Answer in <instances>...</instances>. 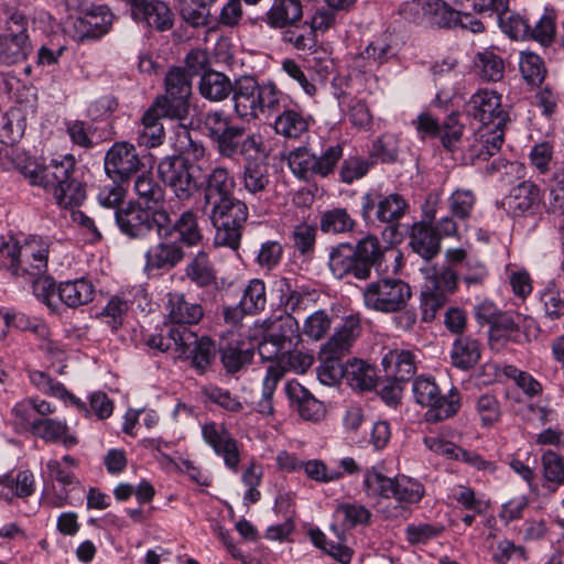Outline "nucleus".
<instances>
[{
    "mask_svg": "<svg viewBox=\"0 0 564 564\" xmlns=\"http://www.w3.org/2000/svg\"><path fill=\"white\" fill-rule=\"evenodd\" d=\"M520 72L525 82L532 86L540 85L545 77L543 59L535 53L522 52L520 57Z\"/></svg>",
    "mask_w": 564,
    "mask_h": 564,
    "instance_id": "59",
    "label": "nucleus"
},
{
    "mask_svg": "<svg viewBox=\"0 0 564 564\" xmlns=\"http://www.w3.org/2000/svg\"><path fill=\"white\" fill-rule=\"evenodd\" d=\"M282 41L299 51H312L316 45V34L308 26V22L302 24L297 22L286 26L282 33Z\"/></svg>",
    "mask_w": 564,
    "mask_h": 564,
    "instance_id": "51",
    "label": "nucleus"
},
{
    "mask_svg": "<svg viewBox=\"0 0 564 564\" xmlns=\"http://www.w3.org/2000/svg\"><path fill=\"white\" fill-rule=\"evenodd\" d=\"M357 221L346 208L335 207L322 213L319 228L324 234L340 235L352 232Z\"/></svg>",
    "mask_w": 564,
    "mask_h": 564,
    "instance_id": "42",
    "label": "nucleus"
},
{
    "mask_svg": "<svg viewBox=\"0 0 564 564\" xmlns=\"http://www.w3.org/2000/svg\"><path fill=\"white\" fill-rule=\"evenodd\" d=\"M283 378V369L281 366H268L265 377L262 382V397L258 401L256 410L260 414L271 415L273 413V394L278 382Z\"/></svg>",
    "mask_w": 564,
    "mask_h": 564,
    "instance_id": "49",
    "label": "nucleus"
},
{
    "mask_svg": "<svg viewBox=\"0 0 564 564\" xmlns=\"http://www.w3.org/2000/svg\"><path fill=\"white\" fill-rule=\"evenodd\" d=\"M235 113L242 120H254L261 115H273L291 101L289 95L272 82L259 83L253 76L237 78L232 87Z\"/></svg>",
    "mask_w": 564,
    "mask_h": 564,
    "instance_id": "4",
    "label": "nucleus"
},
{
    "mask_svg": "<svg viewBox=\"0 0 564 564\" xmlns=\"http://www.w3.org/2000/svg\"><path fill=\"white\" fill-rule=\"evenodd\" d=\"M50 245L47 238L31 235L21 245L1 243L0 253L10 258L9 270L13 275H39L47 272Z\"/></svg>",
    "mask_w": 564,
    "mask_h": 564,
    "instance_id": "6",
    "label": "nucleus"
},
{
    "mask_svg": "<svg viewBox=\"0 0 564 564\" xmlns=\"http://www.w3.org/2000/svg\"><path fill=\"white\" fill-rule=\"evenodd\" d=\"M159 226L164 227L166 232L181 246L195 247L203 240V234L198 225V216L193 209L184 210L177 219L173 220L170 214L163 209L159 216Z\"/></svg>",
    "mask_w": 564,
    "mask_h": 564,
    "instance_id": "19",
    "label": "nucleus"
},
{
    "mask_svg": "<svg viewBox=\"0 0 564 564\" xmlns=\"http://www.w3.org/2000/svg\"><path fill=\"white\" fill-rule=\"evenodd\" d=\"M448 209L457 220L465 221L470 218L476 196L470 189L458 188L447 199Z\"/></svg>",
    "mask_w": 564,
    "mask_h": 564,
    "instance_id": "57",
    "label": "nucleus"
},
{
    "mask_svg": "<svg viewBox=\"0 0 564 564\" xmlns=\"http://www.w3.org/2000/svg\"><path fill=\"white\" fill-rule=\"evenodd\" d=\"M234 83L223 73L216 70L204 72L200 76L199 94L210 101H221L232 91Z\"/></svg>",
    "mask_w": 564,
    "mask_h": 564,
    "instance_id": "38",
    "label": "nucleus"
},
{
    "mask_svg": "<svg viewBox=\"0 0 564 564\" xmlns=\"http://www.w3.org/2000/svg\"><path fill=\"white\" fill-rule=\"evenodd\" d=\"M270 332L274 338L285 347V349L294 348L301 338L300 325L295 317L286 314L270 327Z\"/></svg>",
    "mask_w": 564,
    "mask_h": 564,
    "instance_id": "54",
    "label": "nucleus"
},
{
    "mask_svg": "<svg viewBox=\"0 0 564 564\" xmlns=\"http://www.w3.org/2000/svg\"><path fill=\"white\" fill-rule=\"evenodd\" d=\"M95 285L85 278L62 282L57 286V299L67 307L86 305L94 300Z\"/></svg>",
    "mask_w": 564,
    "mask_h": 564,
    "instance_id": "34",
    "label": "nucleus"
},
{
    "mask_svg": "<svg viewBox=\"0 0 564 564\" xmlns=\"http://www.w3.org/2000/svg\"><path fill=\"white\" fill-rule=\"evenodd\" d=\"M202 436L215 454L224 459L226 467L237 473L240 464V451L237 440L227 427L216 422L205 423L202 426Z\"/></svg>",
    "mask_w": 564,
    "mask_h": 564,
    "instance_id": "18",
    "label": "nucleus"
},
{
    "mask_svg": "<svg viewBox=\"0 0 564 564\" xmlns=\"http://www.w3.org/2000/svg\"><path fill=\"white\" fill-rule=\"evenodd\" d=\"M161 209L143 208L139 204H128L115 212V220L120 231L130 238H143L152 229L159 228V216Z\"/></svg>",
    "mask_w": 564,
    "mask_h": 564,
    "instance_id": "15",
    "label": "nucleus"
},
{
    "mask_svg": "<svg viewBox=\"0 0 564 564\" xmlns=\"http://www.w3.org/2000/svg\"><path fill=\"white\" fill-rule=\"evenodd\" d=\"M459 11L444 0H431L427 6V21L440 28H457Z\"/></svg>",
    "mask_w": 564,
    "mask_h": 564,
    "instance_id": "56",
    "label": "nucleus"
},
{
    "mask_svg": "<svg viewBox=\"0 0 564 564\" xmlns=\"http://www.w3.org/2000/svg\"><path fill=\"white\" fill-rule=\"evenodd\" d=\"M194 341L188 347L178 348V358L192 360V366L200 373L213 364L216 358V344L209 337L202 336L200 338L194 333Z\"/></svg>",
    "mask_w": 564,
    "mask_h": 564,
    "instance_id": "33",
    "label": "nucleus"
},
{
    "mask_svg": "<svg viewBox=\"0 0 564 564\" xmlns=\"http://www.w3.org/2000/svg\"><path fill=\"white\" fill-rule=\"evenodd\" d=\"M203 123L221 158L245 159L239 173L242 189L257 200L267 197L272 183L270 166L265 160L253 158L265 153L263 135L248 130L245 124L235 123L224 110L208 111Z\"/></svg>",
    "mask_w": 564,
    "mask_h": 564,
    "instance_id": "1",
    "label": "nucleus"
},
{
    "mask_svg": "<svg viewBox=\"0 0 564 564\" xmlns=\"http://www.w3.org/2000/svg\"><path fill=\"white\" fill-rule=\"evenodd\" d=\"M197 170L200 169L188 159L175 155L165 156L158 164L160 180L180 202H189L202 191L206 212L209 205L235 196L236 178L228 167H212L203 181L195 174Z\"/></svg>",
    "mask_w": 564,
    "mask_h": 564,
    "instance_id": "2",
    "label": "nucleus"
},
{
    "mask_svg": "<svg viewBox=\"0 0 564 564\" xmlns=\"http://www.w3.org/2000/svg\"><path fill=\"white\" fill-rule=\"evenodd\" d=\"M141 166L142 163L134 145L128 142L115 143L105 156V171L116 182H128Z\"/></svg>",
    "mask_w": 564,
    "mask_h": 564,
    "instance_id": "16",
    "label": "nucleus"
},
{
    "mask_svg": "<svg viewBox=\"0 0 564 564\" xmlns=\"http://www.w3.org/2000/svg\"><path fill=\"white\" fill-rule=\"evenodd\" d=\"M161 119L148 109L141 119L135 133L139 145L155 148L163 143L165 132Z\"/></svg>",
    "mask_w": 564,
    "mask_h": 564,
    "instance_id": "43",
    "label": "nucleus"
},
{
    "mask_svg": "<svg viewBox=\"0 0 564 564\" xmlns=\"http://www.w3.org/2000/svg\"><path fill=\"white\" fill-rule=\"evenodd\" d=\"M239 303L249 315L262 312L267 305L265 283L261 279H251L243 289Z\"/></svg>",
    "mask_w": 564,
    "mask_h": 564,
    "instance_id": "48",
    "label": "nucleus"
},
{
    "mask_svg": "<svg viewBox=\"0 0 564 564\" xmlns=\"http://www.w3.org/2000/svg\"><path fill=\"white\" fill-rule=\"evenodd\" d=\"M341 156L343 147L339 144L328 147L319 156L310 149L300 147L289 152L286 161L295 177L308 182L334 173Z\"/></svg>",
    "mask_w": 564,
    "mask_h": 564,
    "instance_id": "9",
    "label": "nucleus"
},
{
    "mask_svg": "<svg viewBox=\"0 0 564 564\" xmlns=\"http://www.w3.org/2000/svg\"><path fill=\"white\" fill-rule=\"evenodd\" d=\"M476 67L482 79L499 82L505 74V63L494 50H484L477 54Z\"/></svg>",
    "mask_w": 564,
    "mask_h": 564,
    "instance_id": "50",
    "label": "nucleus"
},
{
    "mask_svg": "<svg viewBox=\"0 0 564 564\" xmlns=\"http://www.w3.org/2000/svg\"><path fill=\"white\" fill-rule=\"evenodd\" d=\"M18 169L31 186L52 194L62 208L79 206L86 198L85 187L75 176L76 160L72 154L54 158L47 164L29 161Z\"/></svg>",
    "mask_w": 564,
    "mask_h": 564,
    "instance_id": "3",
    "label": "nucleus"
},
{
    "mask_svg": "<svg viewBox=\"0 0 564 564\" xmlns=\"http://www.w3.org/2000/svg\"><path fill=\"white\" fill-rule=\"evenodd\" d=\"M275 285L280 292L281 304L290 315L306 311L316 300L315 290L299 285L296 281L292 279L285 276L280 278L275 281Z\"/></svg>",
    "mask_w": 564,
    "mask_h": 564,
    "instance_id": "25",
    "label": "nucleus"
},
{
    "mask_svg": "<svg viewBox=\"0 0 564 564\" xmlns=\"http://www.w3.org/2000/svg\"><path fill=\"white\" fill-rule=\"evenodd\" d=\"M113 22V14L107 6H95L78 17H69L67 33L77 42L99 39L108 33Z\"/></svg>",
    "mask_w": 564,
    "mask_h": 564,
    "instance_id": "14",
    "label": "nucleus"
},
{
    "mask_svg": "<svg viewBox=\"0 0 564 564\" xmlns=\"http://www.w3.org/2000/svg\"><path fill=\"white\" fill-rule=\"evenodd\" d=\"M345 379L352 388L368 391L376 386V369L360 359H352L346 364Z\"/></svg>",
    "mask_w": 564,
    "mask_h": 564,
    "instance_id": "45",
    "label": "nucleus"
},
{
    "mask_svg": "<svg viewBox=\"0 0 564 564\" xmlns=\"http://www.w3.org/2000/svg\"><path fill=\"white\" fill-rule=\"evenodd\" d=\"M32 434L46 443H62L64 447L72 448L78 444V438L69 433L65 420L52 417L36 419Z\"/></svg>",
    "mask_w": 564,
    "mask_h": 564,
    "instance_id": "30",
    "label": "nucleus"
},
{
    "mask_svg": "<svg viewBox=\"0 0 564 564\" xmlns=\"http://www.w3.org/2000/svg\"><path fill=\"white\" fill-rule=\"evenodd\" d=\"M332 318L323 311H315L307 316L301 328V334L313 340L322 339L330 329Z\"/></svg>",
    "mask_w": 564,
    "mask_h": 564,
    "instance_id": "63",
    "label": "nucleus"
},
{
    "mask_svg": "<svg viewBox=\"0 0 564 564\" xmlns=\"http://www.w3.org/2000/svg\"><path fill=\"white\" fill-rule=\"evenodd\" d=\"M410 210L408 199L400 193H382L372 188L361 197L360 214L366 223L379 221L387 225L392 234L398 231L400 221Z\"/></svg>",
    "mask_w": 564,
    "mask_h": 564,
    "instance_id": "8",
    "label": "nucleus"
},
{
    "mask_svg": "<svg viewBox=\"0 0 564 564\" xmlns=\"http://www.w3.org/2000/svg\"><path fill=\"white\" fill-rule=\"evenodd\" d=\"M302 17L301 0H274L265 13L264 22L271 28L282 29L300 22Z\"/></svg>",
    "mask_w": 564,
    "mask_h": 564,
    "instance_id": "36",
    "label": "nucleus"
},
{
    "mask_svg": "<svg viewBox=\"0 0 564 564\" xmlns=\"http://www.w3.org/2000/svg\"><path fill=\"white\" fill-rule=\"evenodd\" d=\"M468 117L479 122V127L505 129L509 119L502 106V96L491 89H479L473 94L465 105Z\"/></svg>",
    "mask_w": 564,
    "mask_h": 564,
    "instance_id": "13",
    "label": "nucleus"
},
{
    "mask_svg": "<svg viewBox=\"0 0 564 564\" xmlns=\"http://www.w3.org/2000/svg\"><path fill=\"white\" fill-rule=\"evenodd\" d=\"M555 11L552 8H545L543 14L535 22L534 26L530 25L528 40H533L542 46H550L555 40Z\"/></svg>",
    "mask_w": 564,
    "mask_h": 564,
    "instance_id": "52",
    "label": "nucleus"
},
{
    "mask_svg": "<svg viewBox=\"0 0 564 564\" xmlns=\"http://www.w3.org/2000/svg\"><path fill=\"white\" fill-rule=\"evenodd\" d=\"M188 100L192 95V77L182 67H172L165 76V93Z\"/></svg>",
    "mask_w": 564,
    "mask_h": 564,
    "instance_id": "55",
    "label": "nucleus"
},
{
    "mask_svg": "<svg viewBox=\"0 0 564 564\" xmlns=\"http://www.w3.org/2000/svg\"><path fill=\"white\" fill-rule=\"evenodd\" d=\"M480 359V344L478 340L468 337H457L451 350L452 365L458 369L467 370L473 368Z\"/></svg>",
    "mask_w": 564,
    "mask_h": 564,
    "instance_id": "39",
    "label": "nucleus"
},
{
    "mask_svg": "<svg viewBox=\"0 0 564 564\" xmlns=\"http://www.w3.org/2000/svg\"><path fill=\"white\" fill-rule=\"evenodd\" d=\"M521 316L519 314L505 313L494 318L489 329V338L496 343L520 344L523 334L520 329Z\"/></svg>",
    "mask_w": 564,
    "mask_h": 564,
    "instance_id": "37",
    "label": "nucleus"
},
{
    "mask_svg": "<svg viewBox=\"0 0 564 564\" xmlns=\"http://www.w3.org/2000/svg\"><path fill=\"white\" fill-rule=\"evenodd\" d=\"M290 104L291 101L276 112L273 129L279 135L296 140L308 131L310 117L297 108H290Z\"/></svg>",
    "mask_w": 564,
    "mask_h": 564,
    "instance_id": "32",
    "label": "nucleus"
},
{
    "mask_svg": "<svg viewBox=\"0 0 564 564\" xmlns=\"http://www.w3.org/2000/svg\"><path fill=\"white\" fill-rule=\"evenodd\" d=\"M503 375L513 380L516 386L530 399L542 394L543 387L531 373L518 369L516 366L503 367Z\"/></svg>",
    "mask_w": 564,
    "mask_h": 564,
    "instance_id": "61",
    "label": "nucleus"
},
{
    "mask_svg": "<svg viewBox=\"0 0 564 564\" xmlns=\"http://www.w3.org/2000/svg\"><path fill=\"white\" fill-rule=\"evenodd\" d=\"M6 26L0 40V66L9 67L29 58L33 43L26 15L15 8L4 9Z\"/></svg>",
    "mask_w": 564,
    "mask_h": 564,
    "instance_id": "7",
    "label": "nucleus"
},
{
    "mask_svg": "<svg viewBox=\"0 0 564 564\" xmlns=\"http://www.w3.org/2000/svg\"><path fill=\"white\" fill-rule=\"evenodd\" d=\"M285 393L292 406H294L304 420L318 421L324 414V408L307 389L295 380L285 384Z\"/></svg>",
    "mask_w": 564,
    "mask_h": 564,
    "instance_id": "29",
    "label": "nucleus"
},
{
    "mask_svg": "<svg viewBox=\"0 0 564 564\" xmlns=\"http://www.w3.org/2000/svg\"><path fill=\"white\" fill-rule=\"evenodd\" d=\"M135 194L147 204H159L164 199V191L150 174H141L134 180Z\"/></svg>",
    "mask_w": 564,
    "mask_h": 564,
    "instance_id": "64",
    "label": "nucleus"
},
{
    "mask_svg": "<svg viewBox=\"0 0 564 564\" xmlns=\"http://www.w3.org/2000/svg\"><path fill=\"white\" fill-rule=\"evenodd\" d=\"M416 403L429 408L427 421H443L455 415L460 408V393L452 388L447 394H441L440 388L432 378L417 377L412 384Z\"/></svg>",
    "mask_w": 564,
    "mask_h": 564,
    "instance_id": "11",
    "label": "nucleus"
},
{
    "mask_svg": "<svg viewBox=\"0 0 564 564\" xmlns=\"http://www.w3.org/2000/svg\"><path fill=\"white\" fill-rule=\"evenodd\" d=\"M35 491L34 475L29 469L12 470L0 477V500L12 503L14 499H26Z\"/></svg>",
    "mask_w": 564,
    "mask_h": 564,
    "instance_id": "28",
    "label": "nucleus"
},
{
    "mask_svg": "<svg viewBox=\"0 0 564 564\" xmlns=\"http://www.w3.org/2000/svg\"><path fill=\"white\" fill-rule=\"evenodd\" d=\"M541 202V189L532 181H522L512 187L505 198L507 210L512 217L533 215Z\"/></svg>",
    "mask_w": 564,
    "mask_h": 564,
    "instance_id": "22",
    "label": "nucleus"
},
{
    "mask_svg": "<svg viewBox=\"0 0 564 564\" xmlns=\"http://www.w3.org/2000/svg\"><path fill=\"white\" fill-rule=\"evenodd\" d=\"M365 305L376 312L395 313L406 307L412 297L408 282L398 278H382L364 289Z\"/></svg>",
    "mask_w": 564,
    "mask_h": 564,
    "instance_id": "10",
    "label": "nucleus"
},
{
    "mask_svg": "<svg viewBox=\"0 0 564 564\" xmlns=\"http://www.w3.org/2000/svg\"><path fill=\"white\" fill-rule=\"evenodd\" d=\"M502 31L512 40H528L530 34L529 20L517 12H502L499 15Z\"/></svg>",
    "mask_w": 564,
    "mask_h": 564,
    "instance_id": "60",
    "label": "nucleus"
},
{
    "mask_svg": "<svg viewBox=\"0 0 564 564\" xmlns=\"http://www.w3.org/2000/svg\"><path fill=\"white\" fill-rule=\"evenodd\" d=\"M505 140V129L478 127L466 149V160L471 164L488 161L501 149Z\"/></svg>",
    "mask_w": 564,
    "mask_h": 564,
    "instance_id": "21",
    "label": "nucleus"
},
{
    "mask_svg": "<svg viewBox=\"0 0 564 564\" xmlns=\"http://www.w3.org/2000/svg\"><path fill=\"white\" fill-rule=\"evenodd\" d=\"M208 217L216 230L214 242L238 250L249 210L245 200L236 196L209 205Z\"/></svg>",
    "mask_w": 564,
    "mask_h": 564,
    "instance_id": "5",
    "label": "nucleus"
},
{
    "mask_svg": "<svg viewBox=\"0 0 564 564\" xmlns=\"http://www.w3.org/2000/svg\"><path fill=\"white\" fill-rule=\"evenodd\" d=\"M416 354L409 349L389 350L382 358L381 365L388 379L394 381L390 389L384 388L383 394L388 397L391 392L392 399H397V391H401V383L409 381L416 372Z\"/></svg>",
    "mask_w": 564,
    "mask_h": 564,
    "instance_id": "17",
    "label": "nucleus"
},
{
    "mask_svg": "<svg viewBox=\"0 0 564 564\" xmlns=\"http://www.w3.org/2000/svg\"><path fill=\"white\" fill-rule=\"evenodd\" d=\"M394 480L395 477H388L376 467H371L364 473L362 490L370 499H390L393 495Z\"/></svg>",
    "mask_w": 564,
    "mask_h": 564,
    "instance_id": "44",
    "label": "nucleus"
},
{
    "mask_svg": "<svg viewBox=\"0 0 564 564\" xmlns=\"http://www.w3.org/2000/svg\"><path fill=\"white\" fill-rule=\"evenodd\" d=\"M360 323L355 316H348L335 328L332 337L322 346L319 356L340 359L347 354L360 335Z\"/></svg>",
    "mask_w": 564,
    "mask_h": 564,
    "instance_id": "26",
    "label": "nucleus"
},
{
    "mask_svg": "<svg viewBox=\"0 0 564 564\" xmlns=\"http://www.w3.org/2000/svg\"><path fill=\"white\" fill-rule=\"evenodd\" d=\"M130 8L133 20L144 22L156 31H167L173 26L174 14L170 7L161 0H139L133 2Z\"/></svg>",
    "mask_w": 564,
    "mask_h": 564,
    "instance_id": "23",
    "label": "nucleus"
},
{
    "mask_svg": "<svg viewBox=\"0 0 564 564\" xmlns=\"http://www.w3.org/2000/svg\"><path fill=\"white\" fill-rule=\"evenodd\" d=\"M221 362L229 373H236L242 367L250 364L253 357V349L243 348L240 345L228 344L220 348Z\"/></svg>",
    "mask_w": 564,
    "mask_h": 564,
    "instance_id": "58",
    "label": "nucleus"
},
{
    "mask_svg": "<svg viewBox=\"0 0 564 564\" xmlns=\"http://www.w3.org/2000/svg\"><path fill=\"white\" fill-rule=\"evenodd\" d=\"M167 324L175 328H189L204 316L203 307L188 301L183 293H169L166 302Z\"/></svg>",
    "mask_w": 564,
    "mask_h": 564,
    "instance_id": "24",
    "label": "nucleus"
},
{
    "mask_svg": "<svg viewBox=\"0 0 564 564\" xmlns=\"http://www.w3.org/2000/svg\"><path fill=\"white\" fill-rule=\"evenodd\" d=\"M424 494V486L419 480L406 476L395 477L391 498L395 499L399 505L394 508L395 513L389 514V517H402L403 512L408 510V506L419 503Z\"/></svg>",
    "mask_w": 564,
    "mask_h": 564,
    "instance_id": "35",
    "label": "nucleus"
},
{
    "mask_svg": "<svg viewBox=\"0 0 564 564\" xmlns=\"http://www.w3.org/2000/svg\"><path fill=\"white\" fill-rule=\"evenodd\" d=\"M488 175L499 174L506 182L513 178L519 180L525 176V165L519 161H508L502 158L494 159L485 167Z\"/></svg>",
    "mask_w": 564,
    "mask_h": 564,
    "instance_id": "62",
    "label": "nucleus"
},
{
    "mask_svg": "<svg viewBox=\"0 0 564 564\" xmlns=\"http://www.w3.org/2000/svg\"><path fill=\"white\" fill-rule=\"evenodd\" d=\"M160 119H170L183 121L189 115V101L180 97L163 94L155 98L153 104L148 108Z\"/></svg>",
    "mask_w": 564,
    "mask_h": 564,
    "instance_id": "40",
    "label": "nucleus"
},
{
    "mask_svg": "<svg viewBox=\"0 0 564 564\" xmlns=\"http://www.w3.org/2000/svg\"><path fill=\"white\" fill-rule=\"evenodd\" d=\"M409 238L412 251L425 260L433 259L441 250V236L426 221L414 223Z\"/></svg>",
    "mask_w": 564,
    "mask_h": 564,
    "instance_id": "31",
    "label": "nucleus"
},
{
    "mask_svg": "<svg viewBox=\"0 0 564 564\" xmlns=\"http://www.w3.org/2000/svg\"><path fill=\"white\" fill-rule=\"evenodd\" d=\"M384 252L379 239L372 235L359 240L358 256L352 257L348 268V280H367L370 278L372 268L381 265Z\"/></svg>",
    "mask_w": 564,
    "mask_h": 564,
    "instance_id": "20",
    "label": "nucleus"
},
{
    "mask_svg": "<svg viewBox=\"0 0 564 564\" xmlns=\"http://www.w3.org/2000/svg\"><path fill=\"white\" fill-rule=\"evenodd\" d=\"M35 297L45 304L52 312L57 311V288L54 279L46 273L29 275Z\"/></svg>",
    "mask_w": 564,
    "mask_h": 564,
    "instance_id": "53",
    "label": "nucleus"
},
{
    "mask_svg": "<svg viewBox=\"0 0 564 564\" xmlns=\"http://www.w3.org/2000/svg\"><path fill=\"white\" fill-rule=\"evenodd\" d=\"M371 162L393 163L399 156V139L391 133H384L372 141L369 149Z\"/></svg>",
    "mask_w": 564,
    "mask_h": 564,
    "instance_id": "47",
    "label": "nucleus"
},
{
    "mask_svg": "<svg viewBox=\"0 0 564 564\" xmlns=\"http://www.w3.org/2000/svg\"><path fill=\"white\" fill-rule=\"evenodd\" d=\"M158 241L144 252L143 272L148 276L159 275L176 268L185 259V250L180 241L173 239L164 227L158 228Z\"/></svg>",
    "mask_w": 564,
    "mask_h": 564,
    "instance_id": "12",
    "label": "nucleus"
},
{
    "mask_svg": "<svg viewBox=\"0 0 564 564\" xmlns=\"http://www.w3.org/2000/svg\"><path fill=\"white\" fill-rule=\"evenodd\" d=\"M185 274L198 288L216 284V271L208 254L203 250L186 264Z\"/></svg>",
    "mask_w": 564,
    "mask_h": 564,
    "instance_id": "41",
    "label": "nucleus"
},
{
    "mask_svg": "<svg viewBox=\"0 0 564 564\" xmlns=\"http://www.w3.org/2000/svg\"><path fill=\"white\" fill-rule=\"evenodd\" d=\"M194 340V332L191 328L170 327L167 323L164 324V327L159 333L144 337L145 346L156 352H165L174 347L178 354L181 346L188 347Z\"/></svg>",
    "mask_w": 564,
    "mask_h": 564,
    "instance_id": "27",
    "label": "nucleus"
},
{
    "mask_svg": "<svg viewBox=\"0 0 564 564\" xmlns=\"http://www.w3.org/2000/svg\"><path fill=\"white\" fill-rule=\"evenodd\" d=\"M358 252L359 241L355 246L341 242L332 247L328 254V268L332 274L338 280L348 279L350 259L358 256Z\"/></svg>",
    "mask_w": 564,
    "mask_h": 564,
    "instance_id": "46",
    "label": "nucleus"
}]
</instances>
